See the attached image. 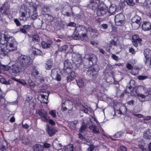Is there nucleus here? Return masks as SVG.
<instances>
[{"label":"nucleus","mask_w":151,"mask_h":151,"mask_svg":"<svg viewBox=\"0 0 151 151\" xmlns=\"http://www.w3.org/2000/svg\"><path fill=\"white\" fill-rule=\"evenodd\" d=\"M22 67L16 61L15 64L12 66L11 69L13 73L15 74H18L21 71Z\"/></svg>","instance_id":"1a4fd4ad"},{"label":"nucleus","mask_w":151,"mask_h":151,"mask_svg":"<svg viewBox=\"0 0 151 151\" xmlns=\"http://www.w3.org/2000/svg\"><path fill=\"white\" fill-rule=\"evenodd\" d=\"M123 7L124 6H121L119 9V8H117V6L116 5L112 4L110 6L109 9L108 10V12L109 13L111 14H113L116 12L118 11L119 10L122 9Z\"/></svg>","instance_id":"4468645a"},{"label":"nucleus","mask_w":151,"mask_h":151,"mask_svg":"<svg viewBox=\"0 0 151 151\" xmlns=\"http://www.w3.org/2000/svg\"><path fill=\"white\" fill-rule=\"evenodd\" d=\"M30 16L29 11L27 8L23 6L20 8L19 12V19L20 21H25L29 18Z\"/></svg>","instance_id":"20e7f679"},{"label":"nucleus","mask_w":151,"mask_h":151,"mask_svg":"<svg viewBox=\"0 0 151 151\" xmlns=\"http://www.w3.org/2000/svg\"><path fill=\"white\" fill-rule=\"evenodd\" d=\"M29 52L32 53L35 55H40L42 54L41 51L39 49L36 48L34 47H32L29 49Z\"/></svg>","instance_id":"a211bd4d"},{"label":"nucleus","mask_w":151,"mask_h":151,"mask_svg":"<svg viewBox=\"0 0 151 151\" xmlns=\"http://www.w3.org/2000/svg\"><path fill=\"white\" fill-rule=\"evenodd\" d=\"M141 18L138 15H135L134 17H133L132 19V22H136L141 24L140 20Z\"/></svg>","instance_id":"a878e982"},{"label":"nucleus","mask_w":151,"mask_h":151,"mask_svg":"<svg viewBox=\"0 0 151 151\" xmlns=\"http://www.w3.org/2000/svg\"><path fill=\"white\" fill-rule=\"evenodd\" d=\"M0 81L2 83L6 84H9L11 83V81L10 80H8L7 81L5 78H0Z\"/></svg>","instance_id":"c9c22d12"},{"label":"nucleus","mask_w":151,"mask_h":151,"mask_svg":"<svg viewBox=\"0 0 151 151\" xmlns=\"http://www.w3.org/2000/svg\"><path fill=\"white\" fill-rule=\"evenodd\" d=\"M118 151H127V149L125 147L122 146L120 147Z\"/></svg>","instance_id":"de8ad7c7"},{"label":"nucleus","mask_w":151,"mask_h":151,"mask_svg":"<svg viewBox=\"0 0 151 151\" xmlns=\"http://www.w3.org/2000/svg\"><path fill=\"white\" fill-rule=\"evenodd\" d=\"M125 2L128 5L130 6H133L135 4V3L133 1H125Z\"/></svg>","instance_id":"a18cd8bd"},{"label":"nucleus","mask_w":151,"mask_h":151,"mask_svg":"<svg viewBox=\"0 0 151 151\" xmlns=\"http://www.w3.org/2000/svg\"><path fill=\"white\" fill-rule=\"evenodd\" d=\"M123 134V133L122 132H117L115 135V137H119L122 136Z\"/></svg>","instance_id":"8fccbe9b"},{"label":"nucleus","mask_w":151,"mask_h":151,"mask_svg":"<svg viewBox=\"0 0 151 151\" xmlns=\"http://www.w3.org/2000/svg\"><path fill=\"white\" fill-rule=\"evenodd\" d=\"M132 65L129 63H127V68L129 70H131L133 68Z\"/></svg>","instance_id":"052dcab7"},{"label":"nucleus","mask_w":151,"mask_h":151,"mask_svg":"<svg viewBox=\"0 0 151 151\" xmlns=\"http://www.w3.org/2000/svg\"><path fill=\"white\" fill-rule=\"evenodd\" d=\"M90 121L92 124V125L89 127V129L92 130L93 133L95 134L98 133L99 132V129L96 126L97 124V121L92 116L90 118Z\"/></svg>","instance_id":"423d86ee"},{"label":"nucleus","mask_w":151,"mask_h":151,"mask_svg":"<svg viewBox=\"0 0 151 151\" xmlns=\"http://www.w3.org/2000/svg\"><path fill=\"white\" fill-rule=\"evenodd\" d=\"M94 1H91L90 4L89 5L90 7H91V8L93 10L96 9L97 8H99V5L97 2H95Z\"/></svg>","instance_id":"b1692460"},{"label":"nucleus","mask_w":151,"mask_h":151,"mask_svg":"<svg viewBox=\"0 0 151 151\" xmlns=\"http://www.w3.org/2000/svg\"><path fill=\"white\" fill-rule=\"evenodd\" d=\"M43 148L41 145L39 144L35 145L33 147L34 151H43Z\"/></svg>","instance_id":"4be33fe9"},{"label":"nucleus","mask_w":151,"mask_h":151,"mask_svg":"<svg viewBox=\"0 0 151 151\" xmlns=\"http://www.w3.org/2000/svg\"><path fill=\"white\" fill-rule=\"evenodd\" d=\"M88 60L90 63H92V65L96 64L97 61V58L96 56L93 54L89 55Z\"/></svg>","instance_id":"6ab92c4d"},{"label":"nucleus","mask_w":151,"mask_h":151,"mask_svg":"<svg viewBox=\"0 0 151 151\" xmlns=\"http://www.w3.org/2000/svg\"><path fill=\"white\" fill-rule=\"evenodd\" d=\"M88 31L92 33H95L94 37H97L99 34L97 31L93 29L91 27H88L87 29L85 27L82 25L77 26L74 32V37L76 39H80L82 40L87 39L88 36L87 33Z\"/></svg>","instance_id":"f03ea898"},{"label":"nucleus","mask_w":151,"mask_h":151,"mask_svg":"<svg viewBox=\"0 0 151 151\" xmlns=\"http://www.w3.org/2000/svg\"><path fill=\"white\" fill-rule=\"evenodd\" d=\"M0 46L1 54L7 55L10 51L17 50V43L13 37L8 38L6 35L0 33Z\"/></svg>","instance_id":"f257e3e1"},{"label":"nucleus","mask_w":151,"mask_h":151,"mask_svg":"<svg viewBox=\"0 0 151 151\" xmlns=\"http://www.w3.org/2000/svg\"><path fill=\"white\" fill-rule=\"evenodd\" d=\"M28 83L29 84V88L30 89L32 90L35 88V83L31 80H28Z\"/></svg>","instance_id":"72a5a7b5"},{"label":"nucleus","mask_w":151,"mask_h":151,"mask_svg":"<svg viewBox=\"0 0 151 151\" xmlns=\"http://www.w3.org/2000/svg\"><path fill=\"white\" fill-rule=\"evenodd\" d=\"M50 147V145L47 142H45L44 143L43 147L44 148H48Z\"/></svg>","instance_id":"603ef678"},{"label":"nucleus","mask_w":151,"mask_h":151,"mask_svg":"<svg viewBox=\"0 0 151 151\" xmlns=\"http://www.w3.org/2000/svg\"><path fill=\"white\" fill-rule=\"evenodd\" d=\"M0 68L4 71H7L10 68V67L8 65H2L0 66Z\"/></svg>","instance_id":"e433bc0d"},{"label":"nucleus","mask_w":151,"mask_h":151,"mask_svg":"<svg viewBox=\"0 0 151 151\" xmlns=\"http://www.w3.org/2000/svg\"><path fill=\"white\" fill-rule=\"evenodd\" d=\"M137 79L139 80H144L148 78V77L147 76L140 75L138 76Z\"/></svg>","instance_id":"ea45409f"},{"label":"nucleus","mask_w":151,"mask_h":151,"mask_svg":"<svg viewBox=\"0 0 151 151\" xmlns=\"http://www.w3.org/2000/svg\"><path fill=\"white\" fill-rule=\"evenodd\" d=\"M78 124L77 121L72 122L70 123V127L72 129H75L76 128V124Z\"/></svg>","instance_id":"4c0bfd02"},{"label":"nucleus","mask_w":151,"mask_h":151,"mask_svg":"<svg viewBox=\"0 0 151 151\" xmlns=\"http://www.w3.org/2000/svg\"><path fill=\"white\" fill-rule=\"evenodd\" d=\"M33 12V15L31 16V18L32 20H35L37 16V9L35 7L34 8Z\"/></svg>","instance_id":"2f4dec72"},{"label":"nucleus","mask_w":151,"mask_h":151,"mask_svg":"<svg viewBox=\"0 0 151 151\" xmlns=\"http://www.w3.org/2000/svg\"><path fill=\"white\" fill-rule=\"evenodd\" d=\"M32 99V97L31 96H28L26 98V101L29 102Z\"/></svg>","instance_id":"774afa93"},{"label":"nucleus","mask_w":151,"mask_h":151,"mask_svg":"<svg viewBox=\"0 0 151 151\" xmlns=\"http://www.w3.org/2000/svg\"><path fill=\"white\" fill-rule=\"evenodd\" d=\"M63 148L65 151H73L74 148L73 145L69 144L66 147H63Z\"/></svg>","instance_id":"bb28decb"},{"label":"nucleus","mask_w":151,"mask_h":151,"mask_svg":"<svg viewBox=\"0 0 151 151\" xmlns=\"http://www.w3.org/2000/svg\"><path fill=\"white\" fill-rule=\"evenodd\" d=\"M67 26L74 27L76 26V24L73 22H70L68 24Z\"/></svg>","instance_id":"5fc2aeb1"},{"label":"nucleus","mask_w":151,"mask_h":151,"mask_svg":"<svg viewBox=\"0 0 151 151\" xmlns=\"http://www.w3.org/2000/svg\"><path fill=\"white\" fill-rule=\"evenodd\" d=\"M151 119V116H146L144 117L143 118L144 120L148 121Z\"/></svg>","instance_id":"6e6d98bb"},{"label":"nucleus","mask_w":151,"mask_h":151,"mask_svg":"<svg viewBox=\"0 0 151 151\" xmlns=\"http://www.w3.org/2000/svg\"><path fill=\"white\" fill-rule=\"evenodd\" d=\"M139 36L137 35H134L132 36V43L133 45L135 47H137L138 45H141V42L142 41L141 38H139Z\"/></svg>","instance_id":"f8f14e48"},{"label":"nucleus","mask_w":151,"mask_h":151,"mask_svg":"<svg viewBox=\"0 0 151 151\" xmlns=\"http://www.w3.org/2000/svg\"><path fill=\"white\" fill-rule=\"evenodd\" d=\"M65 105V103H62V110L63 111H64L65 110H66L67 109V108L66 107L64 106Z\"/></svg>","instance_id":"680f3d73"},{"label":"nucleus","mask_w":151,"mask_h":151,"mask_svg":"<svg viewBox=\"0 0 151 151\" xmlns=\"http://www.w3.org/2000/svg\"><path fill=\"white\" fill-rule=\"evenodd\" d=\"M56 111L55 110H52L49 112V114L53 117H56Z\"/></svg>","instance_id":"c03bdc74"},{"label":"nucleus","mask_w":151,"mask_h":151,"mask_svg":"<svg viewBox=\"0 0 151 151\" xmlns=\"http://www.w3.org/2000/svg\"><path fill=\"white\" fill-rule=\"evenodd\" d=\"M7 148V147L6 146H5L4 145H2L0 147V150L1 151H4L6 150Z\"/></svg>","instance_id":"13d9d810"},{"label":"nucleus","mask_w":151,"mask_h":151,"mask_svg":"<svg viewBox=\"0 0 151 151\" xmlns=\"http://www.w3.org/2000/svg\"><path fill=\"white\" fill-rule=\"evenodd\" d=\"M68 71L69 72H67L68 73H70V75L73 78H76V75L75 72L73 71H72V70L71 71L70 70H69Z\"/></svg>","instance_id":"49530a36"},{"label":"nucleus","mask_w":151,"mask_h":151,"mask_svg":"<svg viewBox=\"0 0 151 151\" xmlns=\"http://www.w3.org/2000/svg\"><path fill=\"white\" fill-rule=\"evenodd\" d=\"M70 75L67 77V81L68 82H70L73 81L74 78H73Z\"/></svg>","instance_id":"3c124183"},{"label":"nucleus","mask_w":151,"mask_h":151,"mask_svg":"<svg viewBox=\"0 0 151 151\" xmlns=\"http://www.w3.org/2000/svg\"><path fill=\"white\" fill-rule=\"evenodd\" d=\"M76 81L77 85L79 87H81L83 86L84 83L82 79H81L79 80H76Z\"/></svg>","instance_id":"58836bf2"},{"label":"nucleus","mask_w":151,"mask_h":151,"mask_svg":"<svg viewBox=\"0 0 151 151\" xmlns=\"http://www.w3.org/2000/svg\"><path fill=\"white\" fill-rule=\"evenodd\" d=\"M38 114L42 117L44 119L45 121L48 119V117L47 116V112L44 110H40L38 112Z\"/></svg>","instance_id":"aec40b11"},{"label":"nucleus","mask_w":151,"mask_h":151,"mask_svg":"<svg viewBox=\"0 0 151 151\" xmlns=\"http://www.w3.org/2000/svg\"><path fill=\"white\" fill-rule=\"evenodd\" d=\"M86 128V127L85 125H82L80 129L79 132L80 133L79 134V137L81 139H83L84 138V137L80 133L83 132Z\"/></svg>","instance_id":"c756f323"},{"label":"nucleus","mask_w":151,"mask_h":151,"mask_svg":"<svg viewBox=\"0 0 151 151\" xmlns=\"http://www.w3.org/2000/svg\"><path fill=\"white\" fill-rule=\"evenodd\" d=\"M133 115L139 118H142L143 117V116L141 114H134Z\"/></svg>","instance_id":"69168bd1"},{"label":"nucleus","mask_w":151,"mask_h":151,"mask_svg":"<svg viewBox=\"0 0 151 151\" xmlns=\"http://www.w3.org/2000/svg\"><path fill=\"white\" fill-rule=\"evenodd\" d=\"M49 9L47 6L44 7L42 9V12L44 14H46L49 11Z\"/></svg>","instance_id":"37998d69"},{"label":"nucleus","mask_w":151,"mask_h":151,"mask_svg":"<svg viewBox=\"0 0 151 151\" xmlns=\"http://www.w3.org/2000/svg\"><path fill=\"white\" fill-rule=\"evenodd\" d=\"M56 79L58 81H60L61 79V76L60 74H57L56 75Z\"/></svg>","instance_id":"864d4df0"},{"label":"nucleus","mask_w":151,"mask_h":151,"mask_svg":"<svg viewBox=\"0 0 151 151\" xmlns=\"http://www.w3.org/2000/svg\"><path fill=\"white\" fill-rule=\"evenodd\" d=\"M53 146L54 148L57 150H59L61 149L63 147L62 146L61 144L59 143L58 141L57 140L54 141L53 142Z\"/></svg>","instance_id":"412c9836"},{"label":"nucleus","mask_w":151,"mask_h":151,"mask_svg":"<svg viewBox=\"0 0 151 151\" xmlns=\"http://www.w3.org/2000/svg\"><path fill=\"white\" fill-rule=\"evenodd\" d=\"M137 97L139 101L141 102L149 101L151 99V95L149 94L147 90H145L144 94H138Z\"/></svg>","instance_id":"0eeeda50"},{"label":"nucleus","mask_w":151,"mask_h":151,"mask_svg":"<svg viewBox=\"0 0 151 151\" xmlns=\"http://www.w3.org/2000/svg\"><path fill=\"white\" fill-rule=\"evenodd\" d=\"M87 74L92 77V79H95L97 75V72L93 68H89L87 72Z\"/></svg>","instance_id":"9d476101"},{"label":"nucleus","mask_w":151,"mask_h":151,"mask_svg":"<svg viewBox=\"0 0 151 151\" xmlns=\"http://www.w3.org/2000/svg\"><path fill=\"white\" fill-rule=\"evenodd\" d=\"M144 55L146 59L145 62V64H147L149 61V59L151 58V50L148 49L145 50L144 52Z\"/></svg>","instance_id":"ddd939ff"},{"label":"nucleus","mask_w":151,"mask_h":151,"mask_svg":"<svg viewBox=\"0 0 151 151\" xmlns=\"http://www.w3.org/2000/svg\"><path fill=\"white\" fill-rule=\"evenodd\" d=\"M142 27L143 30L144 31L150 30L151 29V24L149 22H144Z\"/></svg>","instance_id":"f3484780"},{"label":"nucleus","mask_w":151,"mask_h":151,"mask_svg":"<svg viewBox=\"0 0 151 151\" xmlns=\"http://www.w3.org/2000/svg\"><path fill=\"white\" fill-rule=\"evenodd\" d=\"M144 136L145 138L147 139H151V130H148L145 132Z\"/></svg>","instance_id":"393cba45"},{"label":"nucleus","mask_w":151,"mask_h":151,"mask_svg":"<svg viewBox=\"0 0 151 151\" xmlns=\"http://www.w3.org/2000/svg\"><path fill=\"white\" fill-rule=\"evenodd\" d=\"M12 79L14 80L15 81H17L24 86H26L27 85V83L26 81L24 80H21L19 79H17L15 78H12Z\"/></svg>","instance_id":"473e14b6"},{"label":"nucleus","mask_w":151,"mask_h":151,"mask_svg":"<svg viewBox=\"0 0 151 151\" xmlns=\"http://www.w3.org/2000/svg\"><path fill=\"white\" fill-rule=\"evenodd\" d=\"M39 72L36 67H34L31 71V75L32 78H35L39 74Z\"/></svg>","instance_id":"5701e85b"},{"label":"nucleus","mask_w":151,"mask_h":151,"mask_svg":"<svg viewBox=\"0 0 151 151\" xmlns=\"http://www.w3.org/2000/svg\"><path fill=\"white\" fill-rule=\"evenodd\" d=\"M125 18L124 15L122 13H119L115 16L114 21L116 25L121 26L124 23Z\"/></svg>","instance_id":"39448f33"},{"label":"nucleus","mask_w":151,"mask_h":151,"mask_svg":"<svg viewBox=\"0 0 151 151\" xmlns=\"http://www.w3.org/2000/svg\"><path fill=\"white\" fill-rule=\"evenodd\" d=\"M61 48L63 50H65L67 49L68 47L67 45H65L62 46Z\"/></svg>","instance_id":"e2e57ef3"},{"label":"nucleus","mask_w":151,"mask_h":151,"mask_svg":"<svg viewBox=\"0 0 151 151\" xmlns=\"http://www.w3.org/2000/svg\"><path fill=\"white\" fill-rule=\"evenodd\" d=\"M75 54H73L72 55V59H76V60L78 61V60L81 59V55H77V57L76 56L75 57Z\"/></svg>","instance_id":"79ce46f5"},{"label":"nucleus","mask_w":151,"mask_h":151,"mask_svg":"<svg viewBox=\"0 0 151 151\" xmlns=\"http://www.w3.org/2000/svg\"><path fill=\"white\" fill-rule=\"evenodd\" d=\"M52 65V63L50 60H47V63H46L45 65V68L47 70H49Z\"/></svg>","instance_id":"c85d7f7f"},{"label":"nucleus","mask_w":151,"mask_h":151,"mask_svg":"<svg viewBox=\"0 0 151 151\" xmlns=\"http://www.w3.org/2000/svg\"><path fill=\"white\" fill-rule=\"evenodd\" d=\"M127 109L124 105L122 106L119 109V114H125L126 113Z\"/></svg>","instance_id":"cd10ccee"},{"label":"nucleus","mask_w":151,"mask_h":151,"mask_svg":"<svg viewBox=\"0 0 151 151\" xmlns=\"http://www.w3.org/2000/svg\"><path fill=\"white\" fill-rule=\"evenodd\" d=\"M46 131L50 137L54 135L57 131L55 129H53L52 127H50L48 124L46 125Z\"/></svg>","instance_id":"dca6fc26"},{"label":"nucleus","mask_w":151,"mask_h":151,"mask_svg":"<svg viewBox=\"0 0 151 151\" xmlns=\"http://www.w3.org/2000/svg\"><path fill=\"white\" fill-rule=\"evenodd\" d=\"M49 123L50 124L54 125L55 124V122L54 121L51 119L49 120Z\"/></svg>","instance_id":"bf43d9fd"},{"label":"nucleus","mask_w":151,"mask_h":151,"mask_svg":"<svg viewBox=\"0 0 151 151\" xmlns=\"http://www.w3.org/2000/svg\"><path fill=\"white\" fill-rule=\"evenodd\" d=\"M134 102V100H132L128 101L127 103L129 105H133Z\"/></svg>","instance_id":"338daca9"},{"label":"nucleus","mask_w":151,"mask_h":151,"mask_svg":"<svg viewBox=\"0 0 151 151\" xmlns=\"http://www.w3.org/2000/svg\"><path fill=\"white\" fill-rule=\"evenodd\" d=\"M94 148V146L93 145H90L89 147L88 148L87 151H93Z\"/></svg>","instance_id":"09e8293b"},{"label":"nucleus","mask_w":151,"mask_h":151,"mask_svg":"<svg viewBox=\"0 0 151 151\" xmlns=\"http://www.w3.org/2000/svg\"><path fill=\"white\" fill-rule=\"evenodd\" d=\"M131 25L132 26V28L134 29H136L139 28L140 25V24H139L138 23L133 22H132L131 23Z\"/></svg>","instance_id":"f704fd0d"},{"label":"nucleus","mask_w":151,"mask_h":151,"mask_svg":"<svg viewBox=\"0 0 151 151\" xmlns=\"http://www.w3.org/2000/svg\"><path fill=\"white\" fill-rule=\"evenodd\" d=\"M22 66H28L31 64L32 60L29 56L22 55L16 60Z\"/></svg>","instance_id":"7ed1b4c3"},{"label":"nucleus","mask_w":151,"mask_h":151,"mask_svg":"<svg viewBox=\"0 0 151 151\" xmlns=\"http://www.w3.org/2000/svg\"><path fill=\"white\" fill-rule=\"evenodd\" d=\"M100 8H99L97 10L96 14L98 16H102L108 12V8L103 4H101Z\"/></svg>","instance_id":"6e6552de"},{"label":"nucleus","mask_w":151,"mask_h":151,"mask_svg":"<svg viewBox=\"0 0 151 151\" xmlns=\"http://www.w3.org/2000/svg\"><path fill=\"white\" fill-rule=\"evenodd\" d=\"M72 64L68 60H65L64 63V69H65L66 72H69V70H72Z\"/></svg>","instance_id":"2eb2a0df"},{"label":"nucleus","mask_w":151,"mask_h":151,"mask_svg":"<svg viewBox=\"0 0 151 151\" xmlns=\"http://www.w3.org/2000/svg\"><path fill=\"white\" fill-rule=\"evenodd\" d=\"M32 40L39 42L40 41V38L39 36L37 35H34L32 37Z\"/></svg>","instance_id":"a19ab883"},{"label":"nucleus","mask_w":151,"mask_h":151,"mask_svg":"<svg viewBox=\"0 0 151 151\" xmlns=\"http://www.w3.org/2000/svg\"><path fill=\"white\" fill-rule=\"evenodd\" d=\"M49 95V93L48 92L47 93L45 92L43 93H40L39 95L40 98L41 97V99L40 100L41 102L42 103L47 104L48 103V96Z\"/></svg>","instance_id":"9b49d317"},{"label":"nucleus","mask_w":151,"mask_h":151,"mask_svg":"<svg viewBox=\"0 0 151 151\" xmlns=\"http://www.w3.org/2000/svg\"><path fill=\"white\" fill-rule=\"evenodd\" d=\"M111 57L114 60H117L118 59L117 56L113 54L111 55Z\"/></svg>","instance_id":"0e129e2a"},{"label":"nucleus","mask_w":151,"mask_h":151,"mask_svg":"<svg viewBox=\"0 0 151 151\" xmlns=\"http://www.w3.org/2000/svg\"><path fill=\"white\" fill-rule=\"evenodd\" d=\"M14 22H15L17 26H19L21 24L19 21L17 19H15L14 20Z\"/></svg>","instance_id":"4d7b16f0"},{"label":"nucleus","mask_w":151,"mask_h":151,"mask_svg":"<svg viewBox=\"0 0 151 151\" xmlns=\"http://www.w3.org/2000/svg\"><path fill=\"white\" fill-rule=\"evenodd\" d=\"M52 44V42L50 41V43H47L45 42L42 41L41 42L42 47L43 48H46L50 47Z\"/></svg>","instance_id":"7c9ffc66"}]
</instances>
